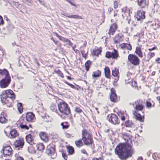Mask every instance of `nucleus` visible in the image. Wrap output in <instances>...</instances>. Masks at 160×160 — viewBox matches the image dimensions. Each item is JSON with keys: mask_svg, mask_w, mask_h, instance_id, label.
I'll return each instance as SVG.
<instances>
[{"mask_svg": "<svg viewBox=\"0 0 160 160\" xmlns=\"http://www.w3.org/2000/svg\"><path fill=\"white\" fill-rule=\"evenodd\" d=\"M11 138H15L18 135L17 131L15 129H13L10 132Z\"/></svg>", "mask_w": 160, "mask_h": 160, "instance_id": "nucleus-31", "label": "nucleus"}, {"mask_svg": "<svg viewBox=\"0 0 160 160\" xmlns=\"http://www.w3.org/2000/svg\"><path fill=\"white\" fill-rule=\"evenodd\" d=\"M82 140L84 144L87 145L93 144V141L92 135L86 130H83L82 132Z\"/></svg>", "mask_w": 160, "mask_h": 160, "instance_id": "nucleus-4", "label": "nucleus"}, {"mask_svg": "<svg viewBox=\"0 0 160 160\" xmlns=\"http://www.w3.org/2000/svg\"><path fill=\"white\" fill-rule=\"evenodd\" d=\"M138 5L142 8H144L146 5V0H137Z\"/></svg>", "mask_w": 160, "mask_h": 160, "instance_id": "nucleus-24", "label": "nucleus"}, {"mask_svg": "<svg viewBox=\"0 0 160 160\" xmlns=\"http://www.w3.org/2000/svg\"><path fill=\"white\" fill-rule=\"evenodd\" d=\"M142 46L140 45L136 48L135 53L140 58H142L143 57V52L141 50Z\"/></svg>", "mask_w": 160, "mask_h": 160, "instance_id": "nucleus-16", "label": "nucleus"}, {"mask_svg": "<svg viewBox=\"0 0 160 160\" xmlns=\"http://www.w3.org/2000/svg\"><path fill=\"white\" fill-rule=\"evenodd\" d=\"M26 119L28 121H32L35 119L34 115L32 112H28L26 115Z\"/></svg>", "mask_w": 160, "mask_h": 160, "instance_id": "nucleus-18", "label": "nucleus"}, {"mask_svg": "<svg viewBox=\"0 0 160 160\" xmlns=\"http://www.w3.org/2000/svg\"><path fill=\"white\" fill-rule=\"evenodd\" d=\"M22 2L29 6L32 5V2H31L30 0H22Z\"/></svg>", "mask_w": 160, "mask_h": 160, "instance_id": "nucleus-48", "label": "nucleus"}, {"mask_svg": "<svg viewBox=\"0 0 160 160\" xmlns=\"http://www.w3.org/2000/svg\"><path fill=\"white\" fill-rule=\"evenodd\" d=\"M111 94L110 96L111 100L112 102H115L117 99V95L115 93V90L113 88L111 90Z\"/></svg>", "mask_w": 160, "mask_h": 160, "instance_id": "nucleus-19", "label": "nucleus"}, {"mask_svg": "<svg viewBox=\"0 0 160 160\" xmlns=\"http://www.w3.org/2000/svg\"><path fill=\"white\" fill-rule=\"evenodd\" d=\"M65 83L67 84V85H69V86H70L71 88H75V86L73 85L72 84H70V83H68V82H67V81H65Z\"/></svg>", "mask_w": 160, "mask_h": 160, "instance_id": "nucleus-53", "label": "nucleus"}, {"mask_svg": "<svg viewBox=\"0 0 160 160\" xmlns=\"http://www.w3.org/2000/svg\"><path fill=\"white\" fill-rule=\"evenodd\" d=\"M65 135L66 137L68 138H71V137H73V136L72 135V134L68 133L67 132H66L65 133Z\"/></svg>", "mask_w": 160, "mask_h": 160, "instance_id": "nucleus-55", "label": "nucleus"}, {"mask_svg": "<svg viewBox=\"0 0 160 160\" xmlns=\"http://www.w3.org/2000/svg\"><path fill=\"white\" fill-rule=\"evenodd\" d=\"M68 149L69 154L72 155L73 154L74 152L73 148L72 146L68 147Z\"/></svg>", "mask_w": 160, "mask_h": 160, "instance_id": "nucleus-39", "label": "nucleus"}, {"mask_svg": "<svg viewBox=\"0 0 160 160\" xmlns=\"http://www.w3.org/2000/svg\"><path fill=\"white\" fill-rule=\"evenodd\" d=\"M117 29V25L116 24H112L110 27L108 34L110 36L113 35L115 30Z\"/></svg>", "mask_w": 160, "mask_h": 160, "instance_id": "nucleus-21", "label": "nucleus"}, {"mask_svg": "<svg viewBox=\"0 0 160 160\" xmlns=\"http://www.w3.org/2000/svg\"><path fill=\"white\" fill-rule=\"evenodd\" d=\"M155 61L158 63H160V58H158L155 60Z\"/></svg>", "mask_w": 160, "mask_h": 160, "instance_id": "nucleus-64", "label": "nucleus"}, {"mask_svg": "<svg viewBox=\"0 0 160 160\" xmlns=\"http://www.w3.org/2000/svg\"><path fill=\"white\" fill-rule=\"evenodd\" d=\"M119 116L121 118V119L123 121L125 119V116H126V114L123 112H120L118 114Z\"/></svg>", "mask_w": 160, "mask_h": 160, "instance_id": "nucleus-36", "label": "nucleus"}, {"mask_svg": "<svg viewBox=\"0 0 160 160\" xmlns=\"http://www.w3.org/2000/svg\"><path fill=\"white\" fill-rule=\"evenodd\" d=\"M50 108L52 111L56 112V113L59 115V114L58 113V112L57 110V107L56 105L54 104H52L50 106Z\"/></svg>", "mask_w": 160, "mask_h": 160, "instance_id": "nucleus-32", "label": "nucleus"}, {"mask_svg": "<svg viewBox=\"0 0 160 160\" xmlns=\"http://www.w3.org/2000/svg\"><path fill=\"white\" fill-rule=\"evenodd\" d=\"M145 12L142 10H138L135 17L138 21L142 20L145 18Z\"/></svg>", "mask_w": 160, "mask_h": 160, "instance_id": "nucleus-13", "label": "nucleus"}, {"mask_svg": "<svg viewBox=\"0 0 160 160\" xmlns=\"http://www.w3.org/2000/svg\"><path fill=\"white\" fill-rule=\"evenodd\" d=\"M46 153L49 155L52 158H55L57 154L55 151V145L53 143L48 145L47 147Z\"/></svg>", "mask_w": 160, "mask_h": 160, "instance_id": "nucleus-6", "label": "nucleus"}, {"mask_svg": "<svg viewBox=\"0 0 160 160\" xmlns=\"http://www.w3.org/2000/svg\"><path fill=\"white\" fill-rule=\"evenodd\" d=\"M122 12L123 13H122V16L124 18L125 16H127V19L128 21V23H130L131 21V18L130 16V10L127 7H125L122 8Z\"/></svg>", "mask_w": 160, "mask_h": 160, "instance_id": "nucleus-11", "label": "nucleus"}, {"mask_svg": "<svg viewBox=\"0 0 160 160\" xmlns=\"http://www.w3.org/2000/svg\"><path fill=\"white\" fill-rule=\"evenodd\" d=\"M58 107L60 112L63 115H68L70 113V110L68 104L63 101L58 103Z\"/></svg>", "mask_w": 160, "mask_h": 160, "instance_id": "nucleus-5", "label": "nucleus"}, {"mask_svg": "<svg viewBox=\"0 0 160 160\" xmlns=\"http://www.w3.org/2000/svg\"><path fill=\"white\" fill-rule=\"evenodd\" d=\"M125 124L127 127H131L133 128H135L134 124L132 122V121L128 120L126 121L125 123Z\"/></svg>", "mask_w": 160, "mask_h": 160, "instance_id": "nucleus-27", "label": "nucleus"}, {"mask_svg": "<svg viewBox=\"0 0 160 160\" xmlns=\"http://www.w3.org/2000/svg\"><path fill=\"white\" fill-rule=\"evenodd\" d=\"M65 83L67 84V85H69V86H70L71 88H75V86L73 85L72 84H70V83H68V82H67V81H65Z\"/></svg>", "mask_w": 160, "mask_h": 160, "instance_id": "nucleus-52", "label": "nucleus"}, {"mask_svg": "<svg viewBox=\"0 0 160 160\" xmlns=\"http://www.w3.org/2000/svg\"><path fill=\"white\" fill-rule=\"evenodd\" d=\"M17 107L19 112L20 113H22L23 111L22 103H18L17 105Z\"/></svg>", "mask_w": 160, "mask_h": 160, "instance_id": "nucleus-40", "label": "nucleus"}, {"mask_svg": "<svg viewBox=\"0 0 160 160\" xmlns=\"http://www.w3.org/2000/svg\"><path fill=\"white\" fill-rule=\"evenodd\" d=\"M37 149L40 151H42L44 149V146L43 144L42 143H39L37 145Z\"/></svg>", "mask_w": 160, "mask_h": 160, "instance_id": "nucleus-35", "label": "nucleus"}, {"mask_svg": "<svg viewBox=\"0 0 160 160\" xmlns=\"http://www.w3.org/2000/svg\"><path fill=\"white\" fill-rule=\"evenodd\" d=\"M101 72L99 70L93 72L92 74V77L93 78L99 77L101 76Z\"/></svg>", "mask_w": 160, "mask_h": 160, "instance_id": "nucleus-30", "label": "nucleus"}, {"mask_svg": "<svg viewBox=\"0 0 160 160\" xmlns=\"http://www.w3.org/2000/svg\"><path fill=\"white\" fill-rule=\"evenodd\" d=\"M148 56L149 57V59H151L155 56V54L154 53L149 52L148 54Z\"/></svg>", "mask_w": 160, "mask_h": 160, "instance_id": "nucleus-51", "label": "nucleus"}, {"mask_svg": "<svg viewBox=\"0 0 160 160\" xmlns=\"http://www.w3.org/2000/svg\"><path fill=\"white\" fill-rule=\"evenodd\" d=\"M75 111L76 112L78 113H83V112L82 109L79 107H76L75 108Z\"/></svg>", "mask_w": 160, "mask_h": 160, "instance_id": "nucleus-43", "label": "nucleus"}, {"mask_svg": "<svg viewBox=\"0 0 160 160\" xmlns=\"http://www.w3.org/2000/svg\"><path fill=\"white\" fill-rule=\"evenodd\" d=\"M59 39L63 41L64 42H68L70 43V42L69 41V39L65 38L62 36H61V37L59 38Z\"/></svg>", "mask_w": 160, "mask_h": 160, "instance_id": "nucleus-46", "label": "nucleus"}, {"mask_svg": "<svg viewBox=\"0 0 160 160\" xmlns=\"http://www.w3.org/2000/svg\"><path fill=\"white\" fill-rule=\"evenodd\" d=\"M121 136L126 142L127 143V144H126V145H130L129 142L132 143V141L129 136H128L127 134L124 133H122V135Z\"/></svg>", "mask_w": 160, "mask_h": 160, "instance_id": "nucleus-17", "label": "nucleus"}, {"mask_svg": "<svg viewBox=\"0 0 160 160\" xmlns=\"http://www.w3.org/2000/svg\"><path fill=\"white\" fill-rule=\"evenodd\" d=\"M2 151L5 156H9L11 155L12 152V148L9 146L3 147Z\"/></svg>", "mask_w": 160, "mask_h": 160, "instance_id": "nucleus-14", "label": "nucleus"}, {"mask_svg": "<svg viewBox=\"0 0 160 160\" xmlns=\"http://www.w3.org/2000/svg\"><path fill=\"white\" fill-rule=\"evenodd\" d=\"M107 119L110 122L114 125L118 124L119 123V121L117 116L114 114H111L110 116H108Z\"/></svg>", "mask_w": 160, "mask_h": 160, "instance_id": "nucleus-9", "label": "nucleus"}, {"mask_svg": "<svg viewBox=\"0 0 160 160\" xmlns=\"http://www.w3.org/2000/svg\"><path fill=\"white\" fill-rule=\"evenodd\" d=\"M126 48L125 49H127L128 50H131L132 49V47L131 45L127 43L126 44Z\"/></svg>", "mask_w": 160, "mask_h": 160, "instance_id": "nucleus-50", "label": "nucleus"}, {"mask_svg": "<svg viewBox=\"0 0 160 160\" xmlns=\"http://www.w3.org/2000/svg\"><path fill=\"white\" fill-rule=\"evenodd\" d=\"M24 143V139L22 138H20L16 140L14 142V145L16 148H17V149L19 150L20 148H22Z\"/></svg>", "mask_w": 160, "mask_h": 160, "instance_id": "nucleus-12", "label": "nucleus"}, {"mask_svg": "<svg viewBox=\"0 0 160 160\" xmlns=\"http://www.w3.org/2000/svg\"><path fill=\"white\" fill-rule=\"evenodd\" d=\"M85 66L86 70L88 71L89 70V69L91 65V62L90 61H87L85 64Z\"/></svg>", "mask_w": 160, "mask_h": 160, "instance_id": "nucleus-37", "label": "nucleus"}, {"mask_svg": "<svg viewBox=\"0 0 160 160\" xmlns=\"http://www.w3.org/2000/svg\"><path fill=\"white\" fill-rule=\"evenodd\" d=\"M68 18H73L75 19H82L83 18L82 17L78 15H69V16H68Z\"/></svg>", "mask_w": 160, "mask_h": 160, "instance_id": "nucleus-34", "label": "nucleus"}, {"mask_svg": "<svg viewBox=\"0 0 160 160\" xmlns=\"http://www.w3.org/2000/svg\"><path fill=\"white\" fill-rule=\"evenodd\" d=\"M122 41V37L118 35H116L114 38V42L116 43H119Z\"/></svg>", "mask_w": 160, "mask_h": 160, "instance_id": "nucleus-29", "label": "nucleus"}, {"mask_svg": "<svg viewBox=\"0 0 160 160\" xmlns=\"http://www.w3.org/2000/svg\"><path fill=\"white\" fill-rule=\"evenodd\" d=\"M66 1L68 2L70 4L72 5V6H74L75 7L76 6V5L73 3L71 1V0H65Z\"/></svg>", "mask_w": 160, "mask_h": 160, "instance_id": "nucleus-57", "label": "nucleus"}, {"mask_svg": "<svg viewBox=\"0 0 160 160\" xmlns=\"http://www.w3.org/2000/svg\"><path fill=\"white\" fill-rule=\"evenodd\" d=\"M126 44H127L126 43H122L120 45V48H121L123 49H125L126 45Z\"/></svg>", "mask_w": 160, "mask_h": 160, "instance_id": "nucleus-56", "label": "nucleus"}, {"mask_svg": "<svg viewBox=\"0 0 160 160\" xmlns=\"http://www.w3.org/2000/svg\"><path fill=\"white\" fill-rule=\"evenodd\" d=\"M75 144L76 146L78 147H80L83 145V143L81 139L76 141H75Z\"/></svg>", "mask_w": 160, "mask_h": 160, "instance_id": "nucleus-33", "label": "nucleus"}, {"mask_svg": "<svg viewBox=\"0 0 160 160\" xmlns=\"http://www.w3.org/2000/svg\"><path fill=\"white\" fill-rule=\"evenodd\" d=\"M112 75L114 76L117 78V80L118 79L119 76V72L118 69H117L116 68H115L113 69L112 70Z\"/></svg>", "mask_w": 160, "mask_h": 160, "instance_id": "nucleus-28", "label": "nucleus"}, {"mask_svg": "<svg viewBox=\"0 0 160 160\" xmlns=\"http://www.w3.org/2000/svg\"><path fill=\"white\" fill-rule=\"evenodd\" d=\"M104 71L106 77L107 78H110V71L109 67H105L104 69Z\"/></svg>", "mask_w": 160, "mask_h": 160, "instance_id": "nucleus-26", "label": "nucleus"}, {"mask_svg": "<svg viewBox=\"0 0 160 160\" xmlns=\"http://www.w3.org/2000/svg\"><path fill=\"white\" fill-rule=\"evenodd\" d=\"M115 152L121 160H126L132 156L134 153V150L131 145L120 143L115 148Z\"/></svg>", "mask_w": 160, "mask_h": 160, "instance_id": "nucleus-1", "label": "nucleus"}, {"mask_svg": "<svg viewBox=\"0 0 160 160\" xmlns=\"http://www.w3.org/2000/svg\"><path fill=\"white\" fill-rule=\"evenodd\" d=\"M61 16L62 17H63V16H64L68 18V16H69V15H67L64 12H62L61 13Z\"/></svg>", "mask_w": 160, "mask_h": 160, "instance_id": "nucleus-58", "label": "nucleus"}, {"mask_svg": "<svg viewBox=\"0 0 160 160\" xmlns=\"http://www.w3.org/2000/svg\"><path fill=\"white\" fill-rule=\"evenodd\" d=\"M119 57L118 51L115 49L112 52H107L106 54V57L108 58H112L113 59H117Z\"/></svg>", "mask_w": 160, "mask_h": 160, "instance_id": "nucleus-10", "label": "nucleus"}, {"mask_svg": "<svg viewBox=\"0 0 160 160\" xmlns=\"http://www.w3.org/2000/svg\"><path fill=\"white\" fill-rule=\"evenodd\" d=\"M69 41L70 42V43L68 42H66V44H65V46L67 47H71L72 45V43L69 40Z\"/></svg>", "mask_w": 160, "mask_h": 160, "instance_id": "nucleus-47", "label": "nucleus"}, {"mask_svg": "<svg viewBox=\"0 0 160 160\" xmlns=\"http://www.w3.org/2000/svg\"><path fill=\"white\" fill-rule=\"evenodd\" d=\"M62 156L65 160H67L68 158L67 156L66 155L65 153H62Z\"/></svg>", "mask_w": 160, "mask_h": 160, "instance_id": "nucleus-63", "label": "nucleus"}, {"mask_svg": "<svg viewBox=\"0 0 160 160\" xmlns=\"http://www.w3.org/2000/svg\"><path fill=\"white\" fill-rule=\"evenodd\" d=\"M28 152L31 153H35L36 151L34 148L32 146H30L28 148Z\"/></svg>", "mask_w": 160, "mask_h": 160, "instance_id": "nucleus-41", "label": "nucleus"}, {"mask_svg": "<svg viewBox=\"0 0 160 160\" xmlns=\"http://www.w3.org/2000/svg\"><path fill=\"white\" fill-rule=\"evenodd\" d=\"M146 106L147 107L150 108L151 106V104L150 102H146Z\"/></svg>", "mask_w": 160, "mask_h": 160, "instance_id": "nucleus-62", "label": "nucleus"}, {"mask_svg": "<svg viewBox=\"0 0 160 160\" xmlns=\"http://www.w3.org/2000/svg\"><path fill=\"white\" fill-rule=\"evenodd\" d=\"M39 135L40 138L45 142L48 141V138L47 134L44 132H42L39 133Z\"/></svg>", "mask_w": 160, "mask_h": 160, "instance_id": "nucleus-20", "label": "nucleus"}, {"mask_svg": "<svg viewBox=\"0 0 160 160\" xmlns=\"http://www.w3.org/2000/svg\"><path fill=\"white\" fill-rule=\"evenodd\" d=\"M128 61L134 66H138L140 63V60L139 58L135 55L129 54L128 56Z\"/></svg>", "mask_w": 160, "mask_h": 160, "instance_id": "nucleus-8", "label": "nucleus"}, {"mask_svg": "<svg viewBox=\"0 0 160 160\" xmlns=\"http://www.w3.org/2000/svg\"><path fill=\"white\" fill-rule=\"evenodd\" d=\"M120 1L119 0H117L114 1V8H117L118 6V5L119 4Z\"/></svg>", "mask_w": 160, "mask_h": 160, "instance_id": "nucleus-45", "label": "nucleus"}, {"mask_svg": "<svg viewBox=\"0 0 160 160\" xmlns=\"http://www.w3.org/2000/svg\"><path fill=\"white\" fill-rule=\"evenodd\" d=\"M57 73L60 77L62 78H63V74L60 70L58 71Z\"/></svg>", "mask_w": 160, "mask_h": 160, "instance_id": "nucleus-54", "label": "nucleus"}, {"mask_svg": "<svg viewBox=\"0 0 160 160\" xmlns=\"http://www.w3.org/2000/svg\"><path fill=\"white\" fill-rule=\"evenodd\" d=\"M11 81V77H4L0 81V87L2 88L7 87L10 83Z\"/></svg>", "mask_w": 160, "mask_h": 160, "instance_id": "nucleus-7", "label": "nucleus"}, {"mask_svg": "<svg viewBox=\"0 0 160 160\" xmlns=\"http://www.w3.org/2000/svg\"><path fill=\"white\" fill-rule=\"evenodd\" d=\"M0 74L2 76L5 75V77H11L8 71L5 69H0Z\"/></svg>", "mask_w": 160, "mask_h": 160, "instance_id": "nucleus-23", "label": "nucleus"}, {"mask_svg": "<svg viewBox=\"0 0 160 160\" xmlns=\"http://www.w3.org/2000/svg\"><path fill=\"white\" fill-rule=\"evenodd\" d=\"M132 106L136 110L133 111V114L135 118L140 122H143L144 117L142 116L140 114L138 113L136 111H141L143 109V106L142 104V102L140 100H138L133 104Z\"/></svg>", "mask_w": 160, "mask_h": 160, "instance_id": "nucleus-3", "label": "nucleus"}, {"mask_svg": "<svg viewBox=\"0 0 160 160\" xmlns=\"http://www.w3.org/2000/svg\"><path fill=\"white\" fill-rule=\"evenodd\" d=\"M4 23V21L2 17L0 15V25Z\"/></svg>", "mask_w": 160, "mask_h": 160, "instance_id": "nucleus-60", "label": "nucleus"}, {"mask_svg": "<svg viewBox=\"0 0 160 160\" xmlns=\"http://www.w3.org/2000/svg\"><path fill=\"white\" fill-rule=\"evenodd\" d=\"M1 101L3 103H7L13 102L15 98V95L13 91L10 90L3 91L0 95Z\"/></svg>", "mask_w": 160, "mask_h": 160, "instance_id": "nucleus-2", "label": "nucleus"}, {"mask_svg": "<svg viewBox=\"0 0 160 160\" xmlns=\"http://www.w3.org/2000/svg\"><path fill=\"white\" fill-rule=\"evenodd\" d=\"M81 151L82 153L86 154L87 155H88V154L86 150L85 149H82L81 150Z\"/></svg>", "mask_w": 160, "mask_h": 160, "instance_id": "nucleus-59", "label": "nucleus"}, {"mask_svg": "<svg viewBox=\"0 0 160 160\" xmlns=\"http://www.w3.org/2000/svg\"><path fill=\"white\" fill-rule=\"evenodd\" d=\"M61 125L62 126V128L67 129L69 127V125L67 122H63L61 123Z\"/></svg>", "mask_w": 160, "mask_h": 160, "instance_id": "nucleus-38", "label": "nucleus"}, {"mask_svg": "<svg viewBox=\"0 0 160 160\" xmlns=\"http://www.w3.org/2000/svg\"><path fill=\"white\" fill-rule=\"evenodd\" d=\"M34 137L30 134H28L26 136V139L27 142L31 145L35 144L36 143L34 140Z\"/></svg>", "mask_w": 160, "mask_h": 160, "instance_id": "nucleus-15", "label": "nucleus"}, {"mask_svg": "<svg viewBox=\"0 0 160 160\" xmlns=\"http://www.w3.org/2000/svg\"><path fill=\"white\" fill-rule=\"evenodd\" d=\"M158 154L157 153H154L153 154L152 157L155 160H158Z\"/></svg>", "mask_w": 160, "mask_h": 160, "instance_id": "nucleus-49", "label": "nucleus"}, {"mask_svg": "<svg viewBox=\"0 0 160 160\" xmlns=\"http://www.w3.org/2000/svg\"><path fill=\"white\" fill-rule=\"evenodd\" d=\"M101 52L102 50L100 49H99L97 48H95L92 53V54L93 56H98V55L101 54Z\"/></svg>", "mask_w": 160, "mask_h": 160, "instance_id": "nucleus-25", "label": "nucleus"}, {"mask_svg": "<svg viewBox=\"0 0 160 160\" xmlns=\"http://www.w3.org/2000/svg\"><path fill=\"white\" fill-rule=\"evenodd\" d=\"M7 115L5 114L4 112L1 113L0 116V122L3 123H6L7 122V119L6 118Z\"/></svg>", "mask_w": 160, "mask_h": 160, "instance_id": "nucleus-22", "label": "nucleus"}, {"mask_svg": "<svg viewBox=\"0 0 160 160\" xmlns=\"http://www.w3.org/2000/svg\"><path fill=\"white\" fill-rule=\"evenodd\" d=\"M11 3L12 4V5L16 7V8H18L20 5L19 3L18 2H15L14 1H12L11 2Z\"/></svg>", "mask_w": 160, "mask_h": 160, "instance_id": "nucleus-44", "label": "nucleus"}, {"mask_svg": "<svg viewBox=\"0 0 160 160\" xmlns=\"http://www.w3.org/2000/svg\"><path fill=\"white\" fill-rule=\"evenodd\" d=\"M20 127L22 129H24L27 130L29 129V127L25 124H23L22 122H21L19 125Z\"/></svg>", "mask_w": 160, "mask_h": 160, "instance_id": "nucleus-42", "label": "nucleus"}, {"mask_svg": "<svg viewBox=\"0 0 160 160\" xmlns=\"http://www.w3.org/2000/svg\"><path fill=\"white\" fill-rule=\"evenodd\" d=\"M15 160H24L23 158L21 157H16Z\"/></svg>", "mask_w": 160, "mask_h": 160, "instance_id": "nucleus-61", "label": "nucleus"}]
</instances>
